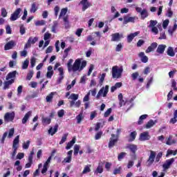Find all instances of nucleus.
Masks as SVG:
<instances>
[{
  "label": "nucleus",
  "instance_id": "cd10ccee",
  "mask_svg": "<svg viewBox=\"0 0 177 177\" xmlns=\"http://www.w3.org/2000/svg\"><path fill=\"white\" fill-rule=\"evenodd\" d=\"M16 74H17V71H16L10 72L6 77V81H9V80H12V78H15V77H16Z\"/></svg>",
  "mask_w": 177,
  "mask_h": 177
},
{
  "label": "nucleus",
  "instance_id": "5fc2aeb1",
  "mask_svg": "<svg viewBox=\"0 0 177 177\" xmlns=\"http://www.w3.org/2000/svg\"><path fill=\"white\" fill-rule=\"evenodd\" d=\"M19 28H20L19 32L21 35H24V34H26V28H24V26L21 25Z\"/></svg>",
  "mask_w": 177,
  "mask_h": 177
},
{
  "label": "nucleus",
  "instance_id": "052dcab7",
  "mask_svg": "<svg viewBox=\"0 0 177 177\" xmlns=\"http://www.w3.org/2000/svg\"><path fill=\"white\" fill-rule=\"evenodd\" d=\"M57 115L59 118H63V116L64 115V109H61L58 111Z\"/></svg>",
  "mask_w": 177,
  "mask_h": 177
},
{
  "label": "nucleus",
  "instance_id": "49530a36",
  "mask_svg": "<svg viewBox=\"0 0 177 177\" xmlns=\"http://www.w3.org/2000/svg\"><path fill=\"white\" fill-rule=\"evenodd\" d=\"M103 172V166L99 165L97 167L96 170L95 171V174L97 175V174H102Z\"/></svg>",
  "mask_w": 177,
  "mask_h": 177
},
{
  "label": "nucleus",
  "instance_id": "bb28decb",
  "mask_svg": "<svg viewBox=\"0 0 177 177\" xmlns=\"http://www.w3.org/2000/svg\"><path fill=\"white\" fill-rule=\"evenodd\" d=\"M32 112L30 111H28L23 118L22 119V124H26L30 118L31 117Z\"/></svg>",
  "mask_w": 177,
  "mask_h": 177
},
{
  "label": "nucleus",
  "instance_id": "dca6fc26",
  "mask_svg": "<svg viewBox=\"0 0 177 177\" xmlns=\"http://www.w3.org/2000/svg\"><path fill=\"white\" fill-rule=\"evenodd\" d=\"M166 48H167V45L160 44L158 46V48L156 49V53H159V55H162L164 52H165Z\"/></svg>",
  "mask_w": 177,
  "mask_h": 177
},
{
  "label": "nucleus",
  "instance_id": "69168bd1",
  "mask_svg": "<svg viewBox=\"0 0 177 177\" xmlns=\"http://www.w3.org/2000/svg\"><path fill=\"white\" fill-rule=\"evenodd\" d=\"M122 44L120 43L119 44L117 45L115 48V51L116 52H121V49H122Z\"/></svg>",
  "mask_w": 177,
  "mask_h": 177
},
{
  "label": "nucleus",
  "instance_id": "603ef678",
  "mask_svg": "<svg viewBox=\"0 0 177 177\" xmlns=\"http://www.w3.org/2000/svg\"><path fill=\"white\" fill-rule=\"evenodd\" d=\"M30 140L26 141V142H24L22 145L23 149H24L25 150H27V149L30 147Z\"/></svg>",
  "mask_w": 177,
  "mask_h": 177
},
{
  "label": "nucleus",
  "instance_id": "ddd939ff",
  "mask_svg": "<svg viewBox=\"0 0 177 177\" xmlns=\"http://www.w3.org/2000/svg\"><path fill=\"white\" fill-rule=\"evenodd\" d=\"M155 159H156V153L153 151H151L150 156L147 160L148 167H150L154 162Z\"/></svg>",
  "mask_w": 177,
  "mask_h": 177
},
{
  "label": "nucleus",
  "instance_id": "774afa93",
  "mask_svg": "<svg viewBox=\"0 0 177 177\" xmlns=\"http://www.w3.org/2000/svg\"><path fill=\"white\" fill-rule=\"evenodd\" d=\"M171 86L174 91H177L176 82L175 81V80H171Z\"/></svg>",
  "mask_w": 177,
  "mask_h": 177
},
{
  "label": "nucleus",
  "instance_id": "bf43d9fd",
  "mask_svg": "<svg viewBox=\"0 0 177 177\" xmlns=\"http://www.w3.org/2000/svg\"><path fill=\"white\" fill-rule=\"evenodd\" d=\"M70 50H71V47H68L67 48H66L64 51V57L66 58L67 57V56L68 55V52H70Z\"/></svg>",
  "mask_w": 177,
  "mask_h": 177
},
{
  "label": "nucleus",
  "instance_id": "13d9d810",
  "mask_svg": "<svg viewBox=\"0 0 177 177\" xmlns=\"http://www.w3.org/2000/svg\"><path fill=\"white\" fill-rule=\"evenodd\" d=\"M102 135H103V132L99 131L95 134V140H99L102 138Z\"/></svg>",
  "mask_w": 177,
  "mask_h": 177
},
{
  "label": "nucleus",
  "instance_id": "8fccbe9b",
  "mask_svg": "<svg viewBox=\"0 0 177 177\" xmlns=\"http://www.w3.org/2000/svg\"><path fill=\"white\" fill-rule=\"evenodd\" d=\"M35 63H37V58L32 57L30 59V66L32 68L35 67Z\"/></svg>",
  "mask_w": 177,
  "mask_h": 177
},
{
  "label": "nucleus",
  "instance_id": "a19ab883",
  "mask_svg": "<svg viewBox=\"0 0 177 177\" xmlns=\"http://www.w3.org/2000/svg\"><path fill=\"white\" fill-rule=\"evenodd\" d=\"M28 64H30V60L27 59L22 63V69L27 70L28 68Z\"/></svg>",
  "mask_w": 177,
  "mask_h": 177
},
{
  "label": "nucleus",
  "instance_id": "e433bc0d",
  "mask_svg": "<svg viewBox=\"0 0 177 177\" xmlns=\"http://www.w3.org/2000/svg\"><path fill=\"white\" fill-rule=\"evenodd\" d=\"M79 95L78 94L72 93L68 99H71V102H75L76 100H78Z\"/></svg>",
  "mask_w": 177,
  "mask_h": 177
},
{
  "label": "nucleus",
  "instance_id": "9b49d317",
  "mask_svg": "<svg viewBox=\"0 0 177 177\" xmlns=\"http://www.w3.org/2000/svg\"><path fill=\"white\" fill-rule=\"evenodd\" d=\"M37 41H38V37H29L24 48L27 49L28 48H31V44L34 45V44H35V42H37Z\"/></svg>",
  "mask_w": 177,
  "mask_h": 177
},
{
  "label": "nucleus",
  "instance_id": "f03ea898",
  "mask_svg": "<svg viewBox=\"0 0 177 177\" xmlns=\"http://www.w3.org/2000/svg\"><path fill=\"white\" fill-rule=\"evenodd\" d=\"M124 68L122 66L118 67V66H113L112 68V77L118 80L122 77Z\"/></svg>",
  "mask_w": 177,
  "mask_h": 177
},
{
  "label": "nucleus",
  "instance_id": "6e6552de",
  "mask_svg": "<svg viewBox=\"0 0 177 177\" xmlns=\"http://www.w3.org/2000/svg\"><path fill=\"white\" fill-rule=\"evenodd\" d=\"M15 112H7L4 115V121L5 122H10L15 120Z\"/></svg>",
  "mask_w": 177,
  "mask_h": 177
},
{
  "label": "nucleus",
  "instance_id": "20e7f679",
  "mask_svg": "<svg viewBox=\"0 0 177 177\" xmlns=\"http://www.w3.org/2000/svg\"><path fill=\"white\" fill-rule=\"evenodd\" d=\"M137 13H140L141 20H145L149 17V12L146 8L142 9L140 7H136Z\"/></svg>",
  "mask_w": 177,
  "mask_h": 177
},
{
  "label": "nucleus",
  "instance_id": "c756f323",
  "mask_svg": "<svg viewBox=\"0 0 177 177\" xmlns=\"http://www.w3.org/2000/svg\"><path fill=\"white\" fill-rule=\"evenodd\" d=\"M41 120L44 125H49V124H50V122H52L50 118L48 117H42Z\"/></svg>",
  "mask_w": 177,
  "mask_h": 177
},
{
  "label": "nucleus",
  "instance_id": "7c9ffc66",
  "mask_svg": "<svg viewBox=\"0 0 177 177\" xmlns=\"http://www.w3.org/2000/svg\"><path fill=\"white\" fill-rule=\"evenodd\" d=\"M127 149H129V150H131V151L135 154V153H136V151L138 150V146L135 145H129L127 146Z\"/></svg>",
  "mask_w": 177,
  "mask_h": 177
},
{
  "label": "nucleus",
  "instance_id": "f257e3e1",
  "mask_svg": "<svg viewBox=\"0 0 177 177\" xmlns=\"http://www.w3.org/2000/svg\"><path fill=\"white\" fill-rule=\"evenodd\" d=\"M74 60L70 59L67 63L68 71L69 73H77V71H82L86 67V61L81 62V59H77L73 63Z\"/></svg>",
  "mask_w": 177,
  "mask_h": 177
},
{
  "label": "nucleus",
  "instance_id": "f704fd0d",
  "mask_svg": "<svg viewBox=\"0 0 177 177\" xmlns=\"http://www.w3.org/2000/svg\"><path fill=\"white\" fill-rule=\"evenodd\" d=\"M57 26H59V24L57 21H54L53 25L51 28V32H53L54 34H56L57 32Z\"/></svg>",
  "mask_w": 177,
  "mask_h": 177
},
{
  "label": "nucleus",
  "instance_id": "79ce46f5",
  "mask_svg": "<svg viewBox=\"0 0 177 177\" xmlns=\"http://www.w3.org/2000/svg\"><path fill=\"white\" fill-rule=\"evenodd\" d=\"M136 135H138L136 131L131 132L130 134V139L129 140V142H133V140L136 139Z\"/></svg>",
  "mask_w": 177,
  "mask_h": 177
},
{
  "label": "nucleus",
  "instance_id": "72a5a7b5",
  "mask_svg": "<svg viewBox=\"0 0 177 177\" xmlns=\"http://www.w3.org/2000/svg\"><path fill=\"white\" fill-rule=\"evenodd\" d=\"M167 54L168 56H171V57H174L175 56V52L174 51V48L169 47L167 50Z\"/></svg>",
  "mask_w": 177,
  "mask_h": 177
},
{
  "label": "nucleus",
  "instance_id": "e2e57ef3",
  "mask_svg": "<svg viewBox=\"0 0 177 177\" xmlns=\"http://www.w3.org/2000/svg\"><path fill=\"white\" fill-rule=\"evenodd\" d=\"M46 22L44 20L37 21L35 22V26H45Z\"/></svg>",
  "mask_w": 177,
  "mask_h": 177
},
{
  "label": "nucleus",
  "instance_id": "ea45409f",
  "mask_svg": "<svg viewBox=\"0 0 177 177\" xmlns=\"http://www.w3.org/2000/svg\"><path fill=\"white\" fill-rule=\"evenodd\" d=\"M176 28H177V24H175L173 27L169 28V30H168L169 34L170 35H172V34H174V32H175V31L176 30Z\"/></svg>",
  "mask_w": 177,
  "mask_h": 177
},
{
  "label": "nucleus",
  "instance_id": "4c0bfd02",
  "mask_svg": "<svg viewBox=\"0 0 177 177\" xmlns=\"http://www.w3.org/2000/svg\"><path fill=\"white\" fill-rule=\"evenodd\" d=\"M77 124H81L84 120V115L82 113H80L78 115L76 116Z\"/></svg>",
  "mask_w": 177,
  "mask_h": 177
},
{
  "label": "nucleus",
  "instance_id": "b1692460",
  "mask_svg": "<svg viewBox=\"0 0 177 177\" xmlns=\"http://www.w3.org/2000/svg\"><path fill=\"white\" fill-rule=\"evenodd\" d=\"M59 128L58 124H55L54 127H50V129L48 130V133L49 135H51V136H53L56 132H57V129Z\"/></svg>",
  "mask_w": 177,
  "mask_h": 177
},
{
  "label": "nucleus",
  "instance_id": "5701e85b",
  "mask_svg": "<svg viewBox=\"0 0 177 177\" xmlns=\"http://www.w3.org/2000/svg\"><path fill=\"white\" fill-rule=\"evenodd\" d=\"M81 106V100L77 101H70V107H76L77 109H80Z\"/></svg>",
  "mask_w": 177,
  "mask_h": 177
},
{
  "label": "nucleus",
  "instance_id": "1a4fd4ad",
  "mask_svg": "<svg viewBox=\"0 0 177 177\" xmlns=\"http://www.w3.org/2000/svg\"><path fill=\"white\" fill-rule=\"evenodd\" d=\"M117 142H118V136H115V134H111V138H110L109 142V149H111V147H114Z\"/></svg>",
  "mask_w": 177,
  "mask_h": 177
},
{
  "label": "nucleus",
  "instance_id": "37998d69",
  "mask_svg": "<svg viewBox=\"0 0 177 177\" xmlns=\"http://www.w3.org/2000/svg\"><path fill=\"white\" fill-rule=\"evenodd\" d=\"M37 10H38V8L37 7V4H35V3H32L31 8H30V13H35Z\"/></svg>",
  "mask_w": 177,
  "mask_h": 177
},
{
  "label": "nucleus",
  "instance_id": "c85d7f7f",
  "mask_svg": "<svg viewBox=\"0 0 177 177\" xmlns=\"http://www.w3.org/2000/svg\"><path fill=\"white\" fill-rule=\"evenodd\" d=\"M122 86V82H117L114 86H112L111 88V92H115L118 88H121Z\"/></svg>",
  "mask_w": 177,
  "mask_h": 177
},
{
  "label": "nucleus",
  "instance_id": "4d7b16f0",
  "mask_svg": "<svg viewBox=\"0 0 177 177\" xmlns=\"http://www.w3.org/2000/svg\"><path fill=\"white\" fill-rule=\"evenodd\" d=\"M125 156H127V153L125 152H122L120 153L118 156V160L119 161H121V160H122V158H124V157H125Z\"/></svg>",
  "mask_w": 177,
  "mask_h": 177
},
{
  "label": "nucleus",
  "instance_id": "4be33fe9",
  "mask_svg": "<svg viewBox=\"0 0 177 177\" xmlns=\"http://www.w3.org/2000/svg\"><path fill=\"white\" fill-rule=\"evenodd\" d=\"M67 154H68V156L64 159L63 162L70 163V162H71V158H72V156H73V150L68 151Z\"/></svg>",
  "mask_w": 177,
  "mask_h": 177
},
{
  "label": "nucleus",
  "instance_id": "6ab92c4d",
  "mask_svg": "<svg viewBox=\"0 0 177 177\" xmlns=\"http://www.w3.org/2000/svg\"><path fill=\"white\" fill-rule=\"evenodd\" d=\"M15 82V79H11L10 80L6 81L3 83V89H4V91H6V89H9V88H10V85H12V84H13Z\"/></svg>",
  "mask_w": 177,
  "mask_h": 177
},
{
  "label": "nucleus",
  "instance_id": "09e8293b",
  "mask_svg": "<svg viewBox=\"0 0 177 177\" xmlns=\"http://www.w3.org/2000/svg\"><path fill=\"white\" fill-rule=\"evenodd\" d=\"M80 149H81V147L78 145H75L74 146V155L77 156L78 153L80 151Z\"/></svg>",
  "mask_w": 177,
  "mask_h": 177
},
{
  "label": "nucleus",
  "instance_id": "58836bf2",
  "mask_svg": "<svg viewBox=\"0 0 177 177\" xmlns=\"http://www.w3.org/2000/svg\"><path fill=\"white\" fill-rule=\"evenodd\" d=\"M68 10L67 9V8H62L61 10V12H60V14H59V19H62V17H64V16H66V15H67V11Z\"/></svg>",
  "mask_w": 177,
  "mask_h": 177
},
{
  "label": "nucleus",
  "instance_id": "f3484780",
  "mask_svg": "<svg viewBox=\"0 0 177 177\" xmlns=\"http://www.w3.org/2000/svg\"><path fill=\"white\" fill-rule=\"evenodd\" d=\"M81 5H82V11L85 12L88 8L91 6V3L88 0H82L80 2Z\"/></svg>",
  "mask_w": 177,
  "mask_h": 177
},
{
  "label": "nucleus",
  "instance_id": "c9c22d12",
  "mask_svg": "<svg viewBox=\"0 0 177 177\" xmlns=\"http://www.w3.org/2000/svg\"><path fill=\"white\" fill-rule=\"evenodd\" d=\"M147 117H149V115L147 114L142 115L140 117L139 120L138 122V125H142V124H143V120H146V118H147Z\"/></svg>",
  "mask_w": 177,
  "mask_h": 177
},
{
  "label": "nucleus",
  "instance_id": "0eeeda50",
  "mask_svg": "<svg viewBox=\"0 0 177 177\" xmlns=\"http://www.w3.org/2000/svg\"><path fill=\"white\" fill-rule=\"evenodd\" d=\"M22 10L21 8H17L12 15L11 17H10V20L11 21H16L17 19L20 17V13H21Z\"/></svg>",
  "mask_w": 177,
  "mask_h": 177
},
{
  "label": "nucleus",
  "instance_id": "393cba45",
  "mask_svg": "<svg viewBox=\"0 0 177 177\" xmlns=\"http://www.w3.org/2000/svg\"><path fill=\"white\" fill-rule=\"evenodd\" d=\"M156 120H150L145 125V128L147 129H150V128H153V127H154V125H156Z\"/></svg>",
  "mask_w": 177,
  "mask_h": 177
},
{
  "label": "nucleus",
  "instance_id": "6e6d98bb",
  "mask_svg": "<svg viewBox=\"0 0 177 177\" xmlns=\"http://www.w3.org/2000/svg\"><path fill=\"white\" fill-rule=\"evenodd\" d=\"M32 75H34V71H30L27 75L26 80L30 81L31 80V78H32Z\"/></svg>",
  "mask_w": 177,
  "mask_h": 177
},
{
  "label": "nucleus",
  "instance_id": "473e14b6",
  "mask_svg": "<svg viewBox=\"0 0 177 177\" xmlns=\"http://www.w3.org/2000/svg\"><path fill=\"white\" fill-rule=\"evenodd\" d=\"M75 143V138H73L72 140L69 142H68L66 149V150H70L74 146V144Z\"/></svg>",
  "mask_w": 177,
  "mask_h": 177
},
{
  "label": "nucleus",
  "instance_id": "9d476101",
  "mask_svg": "<svg viewBox=\"0 0 177 177\" xmlns=\"http://www.w3.org/2000/svg\"><path fill=\"white\" fill-rule=\"evenodd\" d=\"M175 159L171 158L168 159L165 161V162L162 165L163 171H167V169H169L171 165L174 164Z\"/></svg>",
  "mask_w": 177,
  "mask_h": 177
},
{
  "label": "nucleus",
  "instance_id": "412c9836",
  "mask_svg": "<svg viewBox=\"0 0 177 177\" xmlns=\"http://www.w3.org/2000/svg\"><path fill=\"white\" fill-rule=\"evenodd\" d=\"M139 34H140V32H136L134 33H131V34L127 36V41L129 43L132 42V41L133 40V38H135V37H138V35H139Z\"/></svg>",
  "mask_w": 177,
  "mask_h": 177
},
{
  "label": "nucleus",
  "instance_id": "4468645a",
  "mask_svg": "<svg viewBox=\"0 0 177 177\" xmlns=\"http://www.w3.org/2000/svg\"><path fill=\"white\" fill-rule=\"evenodd\" d=\"M149 139L150 135H149V132L147 131L143 132L140 135L139 140H141L142 142H145V140H149Z\"/></svg>",
  "mask_w": 177,
  "mask_h": 177
},
{
  "label": "nucleus",
  "instance_id": "680f3d73",
  "mask_svg": "<svg viewBox=\"0 0 177 177\" xmlns=\"http://www.w3.org/2000/svg\"><path fill=\"white\" fill-rule=\"evenodd\" d=\"M67 134H64L62 139L61 141L59 142V145H63V143H64V142H66V140H67Z\"/></svg>",
  "mask_w": 177,
  "mask_h": 177
},
{
  "label": "nucleus",
  "instance_id": "39448f33",
  "mask_svg": "<svg viewBox=\"0 0 177 177\" xmlns=\"http://www.w3.org/2000/svg\"><path fill=\"white\" fill-rule=\"evenodd\" d=\"M109 93V85H106L104 87H102L98 92L96 96V99H100V97H106Z\"/></svg>",
  "mask_w": 177,
  "mask_h": 177
},
{
  "label": "nucleus",
  "instance_id": "7ed1b4c3",
  "mask_svg": "<svg viewBox=\"0 0 177 177\" xmlns=\"http://www.w3.org/2000/svg\"><path fill=\"white\" fill-rule=\"evenodd\" d=\"M20 142V136H17L12 142L13 152L12 153V158H15L17 154V149H19V143Z\"/></svg>",
  "mask_w": 177,
  "mask_h": 177
},
{
  "label": "nucleus",
  "instance_id": "338daca9",
  "mask_svg": "<svg viewBox=\"0 0 177 177\" xmlns=\"http://www.w3.org/2000/svg\"><path fill=\"white\" fill-rule=\"evenodd\" d=\"M1 16L3 17H6V16H8V12L6 11V9L1 8Z\"/></svg>",
  "mask_w": 177,
  "mask_h": 177
},
{
  "label": "nucleus",
  "instance_id": "c03bdc74",
  "mask_svg": "<svg viewBox=\"0 0 177 177\" xmlns=\"http://www.w3.org/2000/svg\"><path fill=\"white\" fill-rule=\"evenodd\" d=\"M88 172H91V165L85 166L82 174L85 175L86 174H88Z\"/></svg>",
  "mask_w": 177,
  "mask_h": 177
},
{
  "label": "nucleus",
  "instance_id": "de8ad7c7",
  "mask_svg": "<svg viewBox=\"0 0 177 177\" xmlns=\"http://www.w3.org/2000/svg\"><path fill=\"white\" fill-rule=\"evenodd\" d=\"M55 95V93H50L48 95L46 96V100L48 102H52V99H53V96Z\"/></svg>",
  "mask_w": 177,
  "mask_h": 177
},
{
  "label": "nucleus",
  "instance_id": "3c124183",
  "mask_svg": "<svg viewBox=\"0 0 177 177\" xmlns=\"http://www.w3.org/2000/svg\"><path fill=\"white\" fill-rule=\"evenodd\" d=\"M75 82H77V81L75 80H73L71 84L67 86L66 91H70V89H71V88H73L74 85H75Z\"/></svg>",
  "mask_w": 177,
  "mask_h": 177
},
{
  "label": "nucleus",
  "instance_id": "a18cd8bd",
  "mask_svg": "<svg viewBox=\"0 0 177 177\" xmlns=\"http://www.w3.org/2000/svg\"><path fill=\"white\" fill-rule=\"evenodd\" d=\"M157 23H158L156 20H151L149 21V25L148 26V28H153L157 26Z\"/></svg>",
  "mask_w": 177,
  "mask_h": 177
},
{
  "label": "nucleus",
  "instance_id": "a878e982",
  "mask_svg": "<svg viewBox=\"0 0 177 177\" xmlns=\"http://www.w3.org/2000/svg\"><path fill=\"white\" fill-rule=\"evenodd\" d=\"M139 57L141 59V62L142 63H147L149 62V57L145 55V53L143 52H141L138 55Z\"/></svg>",
  "mask_w": 177,
  "mask_h": 177
},
{
  "label": "nucleus",
  "instance_id": "f8f14e48",
  "mask_svg": "<svg viewBox=\"0 0 177 177\" xmlns=\"http://www.w3.org/2000/svg\"><path fill=\"white\" fill-rule=\"evenodd\" d=\"M15 46H16V41H15V40H11L6 44V45L4 46V50H10V49H13Z\"/></svg>",
  "mask_w": 177,
  "mask_h": 177
},
{
  "label": "nucleus",
  "instance_id": "aec40b11",
  "mask_svg": "<svg viewBox=\"0 0 177 177\" xmlns=\"http://www.w3.org/2000/svg\"><path fill=\"white\" fill-rule=\"evenodd\" d=\"M158 44L156 42L152 43L145 50L146 53H150V52H153L156 48L158 46Z\"/></svg>",
  "mask_w": 177,
  "mask_h": 177
},
{
  "label": "nucleus",
  "instance_id": "864d4df0",
  "mask_svg": "<svg viewBox=\"0 0 177 177\" xmlns=\"http://www.w3.org/2000/svg\"><path fill=\"white\" fill-rule=\"evenodd\" d=\"M50 37H52V34L49 33L48 32H46L44 33V41H48Z\"/></svg>",
  "mask_w": 177,
  "mask_h": 177
},
{
  "label": "nucleus",
  "instance_id": "0e129e2a",
  "mask_svg": "<svg viewBox=\"0 0 177 177\" xmlns=\"http://www.w3.org/2000/svg\"><path fill=\"white\" fill-rule=\"evenodd\" d=\"M151 31L155 35H157V34H158V28H157V27H156V26H154L153 28H151Z\"/></svg>",
  "mask_w": 177,
  "mask_h": 177
},
{
  "label": "nucleus",
  "instance_id": "2eb2a0df",
  "mask_svg": "<svg viewBox=\"0 0 177 177\" xmlns=\"http://www.w3.org/2000/svg\"><path fill=\"white\" fill-rule=\"evenodd\" d=\"M136 20V17H124L123 24H128V23H135Z\"/></svg>",
  "mask_w": 177,
  "mask_h": 177
},
{
  "label": "nucleus",
  "instance_id": "2f4dec72",
  "mask_svg": "<svg viewBox=\"0 0 177 177\" xmlns=\"http://www.w3.org/2000/svg\"><path fill=\"white\" fill-rule=\"evenodd\" d=\"M175 143H176V140H172V136H169L167 140L166 145L171 146V145H175Z\"/></svg>",
  "mask_w": 177,
  "mask_h": 177
},
{
  "label": "nucleus",
  "instance_id": "423d86ee",
  "mask_svg": "<svg viewBox=\"0 0 177 177\" xmlns=\"http://www.w3.org/2000/svg\"><path fill=\"white\" fill-rule=\"evenodd\" d=\"M13 135H15V128H11L9 129L8 132L6 131L3 133L2 139L1 140V143H5V139L8 136V139H12L13 138Z\"/></svg>",
  "mask_w": 177,
  "mask_h": 177
},
{
  "label": "nucleus",
  "instance_id": "a211bd4d",
  "mask_svg": "<svg viewBox=\"0 0 177 177\" xmlns=\"http://www.w3.org/2000/svg\"><path fill=\"white\" fill-rule=\"evenodd\" d=\"M111 37H112V39H111L112 41L118 42V41H120V39H121V38H122V35H120V33L116 32V33L112 34Z\"/></svg>",
  "mask_w": 177,
  "mask_h": 177
}]
</instances>
